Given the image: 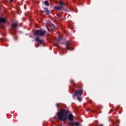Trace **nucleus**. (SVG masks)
Instances as JSON below:
<instances>
[{"mask_svg":"<svg viewBox=\"0 0 126 126\" xmlns=\"http://www.w3.org/2000/svg\"><path fill=\"white\" fill-rule=\"evenodd\" d=\"M69 111L65 109H62L60 112H57V115L58 116V119L60 121H66L67 119V115H68Z\"/></svg>","mask_w":126,"mask_h":126,"instance_id":"nucleus-1","label":"nucleus"},{"mask_svg":"<svg viewBox=\"0 0 126 126\" xmlns=\"http://www.w3.org/2000/svg\"><path fill=\"white\" fill-rule=\"evenodd\" d=\"M46 34V31L44 30H37L33 33V36H45Z\"/></svg>","mask_w":126,"mask_h":126,"instance_id":"nucleus-2","label":"nucleus"},{"mask_svg":"<svg viewBox=\"0 0 126 126\" xmlns=\"http://www.w3.org/2000/svg\"><path fill=\"white\" fill-rule=\"evenodd\" d=\"M74 93V95H82L83 94V89L82 87H80L75 91Z\"/></svg>","mask_w":126,"mask_h":126,"instance_id":"nucleus-3","label":"nucleus"},{"mask_svg":"<svg viewBox=\"0 0 126 126\" xmlns=\"http://www.w3.org/2000/svg\"><path fill=\"white\" fill-rule=\"evenodd\" d=\"M73 98L74 99H77L79 102H81V101H82V97H81L80 96L78 95H73Z\"/></svg>","mask_w":126,"mask_h":126,"instance_id":"nucleus-4","label":"nucleus"},{"mask_svg":"<svg viewBox=\"0 0 126 126\" xmlns=\"http://www.w3.org/2000/svg\"><path fill=\"white\" fill-rule=\"evenodd\" d=\"M69 45H70V43L68 41H66L65 46L66 47H67V50H68V51H72L73 49L71 48H70Z\"/></svg>","mask_w":126,"mask_h":126,"instance_id":"nucleus-5","label":"nucleus"},{"mask_svg":"<svg viewBox=\"0 0 126 126\" xmlns=\"http://www.w3.org/2000/svg\"><path fill=\"white\" fill-rule=\"evenodd\" d=\"M11 27H12V28H13V29H16V28H17V27H18V23L16 22V23H13L11 25Z\"/></svg>","mask_w":126,"mask_h":126,"instance_id":"nucleus-6","label":"nucleus"},{"mask_svg":"<svg viewBox=\"0 0 126 126\" xmlns=\"http://www.w3.org/2000/svg\"><path fill=\"white\" fill-rule=\"evenodd\" d=\"M35 41L38 42V43H39V44H43V43H44V41H43L42 39H40L39 37H35Z\"/></svg>","mask_w":126,"mask_h":126,"instance_id":"nucleus-7","label":"nucleus"},{"mask_svg":"<svg viewBox=\"0 0 126 126\" xmlns=\"http://www.w3.org/2000/svg\"><path fill=\"white\" fill-rule=\"evenodd\" d=\"M44 12L46 14V15H50V11H49V9L48 8L44 7Z\"/></svg>","mask_w":126,"mask_h":126,"instance_id":"nucleus-8","label":"nucleus"},{"mask_svg":"<svg viewBox=\"0 0 126 126\" xmlns=\"http://www.w3.org/2000/svg\"><path fill=\"white\" fill-rule=\"evenodd\" d=\"M5 22H6V19L2 17L0 18V24L1 23H5Z\"/></svg>","mask_w":126,"mask_h":126,"instance_id":"nucleus-9","label":"nucleus"},{"mask_svg":"<svg viewBox=\"0 0 126 126\" xmlns=\"http://www.w3.org/2000/svg\"><path fill=\"white\" fill-rule=\"evenodd\" d=\"M63 6H55L54 7V9H56V10H61V9H62V8H63Z\"/></svg>","mask_w":126,"mask_h":126,"instance_id":"nucleus-10","label":"nucleus"},{"mask_svg":"<svg viewBox=\"0 0 126 126\" xmlns=\"http://www.w3.org/2000/svg\"><path fill=\"white\" fill-rule=\"evenodd\" d=\"M67 119H69V121H72V120H73V115L71 114H69Z\"/></svg>","mask_w":126,"mask_h":126,"instance_id":"nucleus-11","label":"nucleus"},{"mask_svg":"<svg viewBox=\"0 0 126 126\" xmlns=\"http://www.w3.org/2000/svg\"><path fill=\"white\" fill-rule=\"evenodd\" d=\"M50 27L53 29V30H56V26L53 24L50 25Z\"/></svg>","mask_w":126,"mask_h":126,"instance_id":"nucleus-12","label":"nucleus"},{"mask_svg":"<svg viewBox=\"0 0 126 126\" xmlns=\"http://www.w3.org/2000/svg\"><path fill=\"white\" fill-rule=\"evenodd\" d=\"M44 4H45V5H46V6L50 5V4L49 3V2L47 0L44 1Z\"/></svg>","mask_w":126,"mask_h":126,"instance_id":"nucleus-13","label":"nucleus"},{"mask_svg":"<svg viewBox=\"0 0 126 126\" xmlns=\"http://www.w3.org/2000/svg\"><path fill=\"white\" fill-rule=\"evenodd\" d=\"M64 5V3L63 2V1H60V6H63Z\"/></svg>","mask_w":126,"mask_h":126,"instance_id":"nucleus-14","label":"nucleus"},{"mask_svg":"<svg viewBox=\"0 0 126 126\" xmlns=\"http://www.w3.org/2000/svg\"><path fill=\"white\" fill-rule=\"evenodd\" d=\"M62 40H63V38H62V37H60L57 39V42H61V41H62Z\"/></svg>","mask_w":126,"mask_h":126,"instance_id":"nucleus-15","label":"nucleus"},{"mask_svg":"<svg viewBox=\"0 0 126 126\" xmlns=\"http://www.w3.org/2000/svg\"><path fill=\"white\" fill-rule=\"evenodd\" d=\"M74 125H75V126H79V123H77V122H75V123H74Z\"/></svg>","mask_w":126,"mask_h":126,"instance_id":"nucleus-16","label":"nucleus"},{"mask_svg":"<svg viewBox=\"0 0 126 126\" xmlns=\"http://www.w3.org/2000/svg\"><path fill=\"white\" fill-rule=\"evenodd\" d=\"M46 28H47L48 31H50V29H49V27H46Z\"/></svg>","mask_w":126,"mask_h":126,"instance_id":"nucleus-17","label":"nucleus"},{"mask_svg":"<svg viewBox=\"0 0 126 126\" xmlns=\"http://www.w3.org/2000/svg\"><path fill=\"white\" fill-rule=\"evenodd\" d=\"M69 126H71V125H73V123H70L69 124Z\"/></svg>","mask_w":126,"mask_h":126,"instance_id":"nucleus-18","label":"nucleus"},{"mask_svg":"<svg viewBox=\"0 0 126 126\" xmlns=\"http://www.w3.org/2000/svg\"><path fill=\"white\" fill-rule=\"evenodd\" d=\"M56 107H59V103H57V104H56Z\"/></svg>","mask_w":126,"mask_h":126,"instance_id":"nucleus-19","label":"nucleus"},{"mask_svg":"<svg viewBox=\"0 0 126 126\" xmlns=\"http://www.w3.org/2000/svg\"><path fill=\"white\" fill-rule=\"evenodd\" d=\"M70 83H72V82H73V80H70Z\"/></svg>","mask_w":126,"mask_h":126,"instance_id":"nucleus-20","label":"nucleus"},{"mask_svg":"<svg viewBox=\"0 0 126 126\" xmlns=\"http://www.w3.org/2000/svg\"><path fill=\"white\" fill-rule=\"evenodd\" d=\"M41 13L42 14V13H44V11H41Z\"/></svg>","mask_w":126,"mask_h":126,"instance_id":"nucleus-21","label":"nucleus"},{"mask_svg":"<svg viewBox=\"0 0 126 126\" xmlns=\"http://www.w3.org/2000/svg\"><path fill=\"white\" fill-rule=\"evenodd\" d=\"M13 1V0H10V2H12Z\"/></svg>","mask_w":126,"mask_h":126,"instance_id":"nucleus-22","label":"nucleus"},{"mask_svg":"<svg viewBox=\"0 0 126 126\" xmlns=\"http://www.w3.org/2000/svg\"><path fill=\"white\" fill-rule=\"evenodd\" d=\"M54 119L55 120H56V119H57V117H56V116H55V117H54Z\"/></svg>","mask_w":126,"mask_h":126,"instance_id":"nucleus-23","label":"nucleus"},{"mask_svg":"<svg viewBox=\"0 0 126 126\" xmlns=\"http://www.w3.org/2000/svg\"><path fill=\"white\" fill-rule=\"evenodd\" d=\"M73 2H75V0H73Z\"/></svg>","mask_w":126,"mask_h":126,"instance_id":"nucleus-24","label":"nucleus"},{"mask_svg":"<svg viewBox=\"0 0 126 126\" xmlns=\"http://www.w3.org/2000/svg\"><path fill=\"white\" fill-rule=\"evenodd\" d=\"M100 126H103V125H100Z\"/></svg>","mask_w":126,"mask_h":126,"instance_id":"nucleus-25","label":"nucleus"}]
</instances>
